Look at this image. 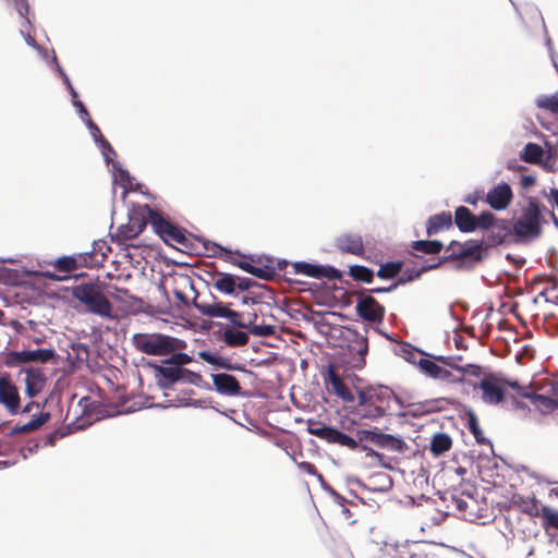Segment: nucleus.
I'll return each mask as SVG.
<instances>
[{"instance_id": "f257e3e1", "label": "nucleus", "mask_w": 558, "mask_h": 558, "mask_svg": "<svg viewBox=\"0 0 558 558\" xmlns=\"http://www.w3.org/2000/svg\"><path fill=\"white\" fill-rule=\"evenodd\" d=\"M545 207L536 197L527 196L512 218V234L522 242H530L541 236L547 223L543 210Z\"/></svg>"}, {"instance_id": "f03ea898", "label": "nucleus", "mask_w": 558, "mask_h": 558, "mask_svg": "<svg viewBox=\"0 0 558 558\" xmlns=\"http://www.w3.org/2000/svg\"><path fill=\"white\" fill-rule=\"evenodd\" d=\"M72 296L85 306V311L101 318H113V307L97 283H81L72 288Z\"/></svg>"}, {"instance_id": "7ed1b4c3", "label": "nucleus", "mask_w": 558, "mask_h": 558, "mask_svg": "<svg viewBox=\"0 0 558 558\" xmlns=\"http://www.w3.org/2000/svg\"><path fill=\"white\" fill-rule=\"evenodd\" d=\"M132 343L136 350L148 355H168L179 349L180 340L163 333H135Z\"/></svg>"}, {"instance_id": "20e7f679", "label": "nucleus", "mask_w": 558, "mask_h": 558, "mask_svg": "<svg viewBox=\"0 0 558 558\" xmlns=\"http://www.w3.org/2000/svg\"><path fill=\"white\" fill-rule=\"evenodd\" d=\"M150 211L153 208L148 205L133 208L129 214L128 222L121 225L111 235L112 241L126 245L129 241L137 238L147 223L150 225Z\"/></svg>"}, {"instance_id": "39448f33", "label": "nucleus", "mask_w": 558, "mask_h": 558, "mask_svg": "<svg viewBox=\"0 0 558 558\" xmlns=\"http://www.w3.org/2000/svg\"><path fill=\"white\" fill-rule=\"evenodd\" d=\"M150 226L165 243L172 246L178 244L189 247L190 240L186 238L185 231L173 225L156 209L150 211Z\"/></svg>"}, {"instance_id": "423d86ee", "label": "nucleus", "mask_w": 558, "mask_h": 558, "mask_svg": "<svg viewBox=\"0 0 558 558\" xmlns=\"http://www.w3.org/2000/svg\"><path fill=\"white\" fill-rule=\"evenodd\" d=\"M307 430L311 435L316 436L317 438L325 440L331 445H339L341 447H345L350 450H357L360 445L355 441L354 437H351L341 430L327 426L320 422H308Z\"/></svg>"}, {"instance_id": "0eeeda50", "label": "nucleus", "mask_w": 558, "mask_h": 558, "mask_svg": "<svg viewBox=\"0 0 558 558\" xmlns=\"http://www.w3.org/2000/svg\"><path fill=\"white\" fill-rule=\"evenodd\" d=\"M368 398L377 405V415H404L398 411L403 408L402 402L392 390L386 387L369 392Z\"/></svg>"}, {"instance_id": "6e6552de", "label": "nucleus", "mask_w": 558, "mask_h": 558, "mask_svg": "<svg viewBox=\"0 0 558 558\" xmlns=\"http://www.w3.org/2000/svg\"><path fill=\"white\" fill-rule=\"evenodd\" d=\"M54 354L52 349L10 351L4 356V364L8 367H16L29 362L46 363L52 360Z\"/></svg>"}, {"instance_id": "1a4fd4ad", "label": "nucleus", "mask_w": 558, "mask_h": 558, "mask_svg": "<svg viewBox=\"0 0 558 558\" xmlns=\"http://www.w3.org/2000/svg\"><path fill=\"white\" fill-rule=\"evenodd\" d=\"M359 295L355 311L365 322L381 323L385 317V307L372 295L356 292Z\"/></svg>"}, {"instance_id": "9d476101", "label": "nucleus", "mask_w": 558, "mask_h": 558, "mask_svg": "<svg viewBox=\"0 0 558 558\" xmlns=\"http://www.w3.org/2000/svg\"><path fill=\"white\" fill-rule=\"evenodd\" d=\"M482 390V399L487 404H498L506 397L505 383L495 374L485 375L478 384Z\"/></svg>"}, {"instance_id": "9b49d317", "label": "nucleus", "mask_w": 558, "mask_h": 558, "mask_svg": "<svg viewBox=\"0 0 558 558\" xmlns=\"http://www.w3.org/2000/svg\"><path fill=\"white\" fill-rule=\"evenodd\" d=\"M513 191L506 182H500L493 186L485 195V203L496 211L506 210L512 203Z\"/></svg>"}, {"instance_id": "f8f14e48", "label": "nucleus", "mask_w": 558, "mask_h": 558, "mask_svg": "<svg viewBox=\"0 0 558 558\" xmlns=\"http://www.w3.org/2000/svg\"><path fill=\"white\" fill-rule=\"evenodd\" d=\"M0 404L10 414H16L21 407V398L17 387L9 376H0Z\"/></svg>"}, {"instance_id": "ddd939ff", "label": "nucleus", "mask_w": 558, "mask_h": 558, "mask_svg": "<svg viewBox=\"0 0 558 558\" xmlns=\"http://www.w3.org/2000/svg\"><path fill=\"white\" fill-rule=\"evenodd\" d=\"M325 384L337 397H339L344 402L351 403L354 401V395L351 392L342 377L337 373L335 366L331 364L327 367Z\"/></svg>"}, {"instance_id": "4468645a", "label": "nucleus", "mask_w": 558, "mask_h": 558, "mask_svg": "<svg viewBox=\"0 0 558 558\" xmlns=\"http://www.w3.org/2000/svg\"><path fill=\"white\" fill-rule=\"evenodd\" d=\"M348 351L351 366L356 369H362L366 364L365 357L368 352L367 338L356 333L348 345Z\"/></svg>"}, {"instance_id": "2eb2a0df", "label": "nucleus", "mask_w": 558, "mask_h": 558, "mask_svg": "<svg viewBox=\"0 0 558 558\" xmlns=\"http://www.w3.org/2000/svg\"><path fill=\"white\" fill-rule=\"evenodd\" d=\"M418 365L425 374H427L429 377L434 379L446 381L448 384H456L462 381L461 376H457L451 371L438 365L434 361L421 359Z\"/></svg>"}, {"instance_id": "dca6fc26", "label": "nucleus", "mask_w": 558, "mask_h": 558, "mask_svg": "<svg viewBox=\"0 0 558 558\" xmlns=\"http://www.w3.org/2000/svg\"><path fill=\"white\" fill-rule=\"evenodd\" d=\"M284 266H286V268H288L284 270V276H287L288 280H290V281L294 280L290 276H295V275H304L306 277H311V278H315V279H319V278L327 276L326 269L324 267L318 266V265H313V264H310L306 262H295L292 264L284 263Z\"/></svg>"}, {"instance_id": "f3484780", "label": "nucleus", "mask_w": 558, "mask_h": 558, "mask_svg": "<svg viewBox=\"0 0 558 558\" xmlns=\"http://www.w3.org/2000/svg\"><path fill=\"white\" fill-rule=\"evenodd\" d=\"M92 254H77L73 256H62L52 263L56 270L60 272H71L80 267H87L92 264Z\"/></svg>"}, {"instance_id": "a211bd4d", "label": "nucleus", "mask_w": 558, "mask_h": 558, "mask_svg": "<svg viewBox=\"0 0 558 558\" xmlns=\"http://www.w3.org/2000/svg\"><path fill=\"white\" fill-rule=\"evenodd\" d=\"M336 247L342 252L356 256L364 254L363 239L357 233H344L336 239Z\"/></svg>"}, {"instance_id": "6ab92c4d", "label": "nucleus", "mask_w": 558, "mask_h": 558, "mask_svg": "<svg viewBox=\"0 0 558 558\" xmlns=\"http://www.w3.org/2000/svg\"><path fill=\"white\" fill-rule=\"evenodd\" d=\"M482 248L483 243L482 242H466L462 244L459 252H453L449 254L448 256L442 257L439 260V264H444L448 260H458V259H465V258H472L473 260L480 262L482 259Z\"/></svg>"}, {"instance_id": "aec40b11", "label": "nucleus", "mask_w": 558, "mask_h": 558, "mask_svg": "<svg viewBox=\"0 0 558 558\" xmlns=\"http://www.w3.org/2000/svg\"><path fill=\"white\" fill-rule=\"evenodd\" d=\"M213 384L215 389L226 396H238L241 393V385L239 380L227 373L213 375Z\"/></svg>"}, {"instance_id": "412c9836", "label": "nucleus", "mask_w": 558, "mask_h": 558, "mask_svg": "<svg viewBox=\"0 0 558 558\" xmlns=\"http://www.w3.org/2000/svg\"><path fill=\"white\" fill-rule=\"evenodd\" d=\"M512 233V227L509 226L506 219H496L493 228L486 234V241L489 245H499L504 243L507 238Z\"/></svg>"}, {"instance_id": "4be33fe9", "label": "nucleus", "mask_w": 558, "mask_h": 558, "mask_svg": "<svg viewBox=\"0 0 558 558\" xmlns=\"http://www.w3.org/2000/svg\"><path fill=\"white\" fill-rule=\"evenodd\" d=\"M510 502L514 508H518L520 511L530 517L536 518L541 513L538 500L535 496L524 497L520 494H514L512 495Z\"/></svg>"}, {"instance_id": "5701e85b", "label": "nucleus", "mask_w": 558, "mask_h": 558, "mask_svg": "<svg viewBox=\"0 0 558 558\" xmlns=\"http://www.w3.org/2000/svg\"><path fill=\"white\" fill-rule=\"evenodd\" d=\"M46 385V376L40 369L29 368L26 371L25 386L28 397H36Z\"/></svg>"}, {"instance_id": "b1692460", "label": "nucleus", "mask_w": 558, "mask_h": 558, "mask_svg": "<svg viewBox=\"0 0 558 558\" xmlns=\"http://www.w3.org/2000/svg\"><path fill=\"white\" fill-rule=\"evenodd\" d=\"M452 226V215L449 211H442L430 216L426 225V233L428 236L435 235Z\"/></svg>"}, {"instance_id": "393cba45", "label": "nucleus", "mask_w": 558, "mask_h": 558, "mask_svg": "<svg viewBox=\"0 0 558 558\" xmlns=\"http://www.w3.org/2000/svg\"><path fill=\"white\" fill-rule=\"evenodd\" d=\"M196 310L204 316L208 317H222L227 318L230 307L229 304H225L222 302H201L194 303Z\"/></svg>"}, {"instance_id": "a878e982", "label": "nucleus", "mask_w": 558, "mask_h": 558, "mask_svg": "<svg viewBox=\"0 0 558 558\" xmlns=\"http://www.w3.org/2000/svg\"><path fill=\"white\" fill-rule=\"evenodd\" d=\"M454 223L462 232L475 231V215L465 207L459 206L454 213Z\"/></svg>"}, {"instance_id": "bb28decb", "label": "nucleus", "mask_w": 558, "mask_h": 558, "mask_svg": "<svg viewBox=\"0 0 558 558\" xmlns=\"http://www.w3.org/2000/svg\"><path fill=\"white\" fill-rule=\"evenodd\" d=\"M50 418V413L48 412H40L37 416H34L29 422L25 424H16L12 430L11 435H20V434H28L32 433L39 427H41L45 423L48 422Z\"/></svg>"}, {"instance_id": "cd10ccee", "label": "nucleus", "mask_w": 558, "mask_h": 558, "mask_svg": "<svg viewBox=\"0 0 558 558\" xmlns=\"http://www.w3.org/2000/svg\"><path fill=\"white\" fill-rule=\"evenodd\" d=\"M214 288L225 294H232L236 289L235 276L226 272H216L213 276Z\"/></svg>"}, {"instance_id": "c85d7f7f", "label": "nucleus", "mask_w": 558, "mask_h": 558, "mask_svg": "<svg viewBox=\"0 0 558 558\" xmlns=\"http://www.w3.org/2000/svg\"><path fill=\"white\" fill-rule=\"evenodd\" d=\"M452 447V439L448 434L436 433L430 440L429 450L438 457L449 451Z\"/></svg>"}, {"instance_id": "c756f323", "label": "nucleus", "mask_w": 558, "mask_h": 558, "mask_svg": "<svg viewBox=\"0 0 558 558\" xmlns=\"http://www.w3.org/2000/svg\"><path fill=\"white\" fill-rule=\"evenodd\" d=\"M466 427L470 433L474 436L475 440L480 445H488L489 440L484 436L482 428L480 427L478 418L473 411L466 413Z\"/></svg>"}, {"instance_id": "7c9ffc66", "label": "nucleus", "mask_w": 558, "mask_h": 558, "mask_svg": "<svg viewBox=\"0 0 558 558\" xmlns=\"http://www.w3.org/2000/svg\"><path fill=\"white\" fill-rule=\"evenodd\" d=\"M542 520L543 529L548 533L550 529L558 531V510L548 506L541 507L538 515Z\"/></svg>"}, {"instance_id": "2f4dec72", "label": "nucleus", "mask_w": 558, "mask_h": 558, "mask_svg": "<svg viewBox=\"0 0 558 558\" xmlns=\"http://www.w3.org/2000/svg\"><path fill=\"white\" fill-rule=\"evenodd\" d=\"M378 447L387 448L396 452H403L407 449V444L403 439L395 437L393 435L380 433Z\"/></svg>"}, {"instance_id": "473e14b6", "label": "nucleus", "mask_w": 558, "mask_h": 558, "mask_svg": "<svg viewBox=\"0 0 558 558\" xmlns=\"http://www.w3.org/2000/svg\"><path fill=\"white\" fill-rule=\"evenodd\" d=\"M223 341L230 347H243L248 342V335L242 330L227 328L222 333Z\"/></svg>"}, {"instance_id": "72a5a7b5", "label": "nucleus", "mask_w": 558, "mask_h": 558, "mask_svg": "<svg viewBox=\"0 0 558 558\" xmlns=\"http://www.w3.org/2000/svg\"><path fill=\"white\" fill-rule=\"evenodd\" d=\"M414 251L422 252L424 254L434 255L441 252L444 245L438 240H418L411 244Z\"/></svg>"}, {"instance_id": "f704fd0d", "label": "nucleus", "mask_w": 558, "mask_h": 558, "mask_svg": "<svg viewBox=\"0 0 558 558\" xmlns=\"http://www.w3.org/2000/svg\"><path fill=\"white\" fill-rule=\"evenodd\" d=\"M348 274L353 280L359 282L372 283L374 280V271L366 266H350Z\"/></svg>"}, {"instance_id": "c9c22d12", "label": "nucleus", "mask_w": 558, "mask_h": 558, "mask_svg": "<svg viewBox=\"0 0 558 558\" xmlns=\"http://www.w3.org/2000/svg\"><path fill=\"white\" fill-rule=\"evenodd\" d=\"M87 126L90 130L92 135L95 137L97 142H100V146L104 149V155L107 161H109L110 157L109 154L116 155L113 148L111 147L110 143L102 136L99 128L97 124L88 119Z\"/></svg>"}, {"instance_id": "e433bc0d", "label": "nucleus", "mask_w": 558, "mask_h": 558, "mask_svg": "<svg viewBox=\"0 0 558 558\" xmlns=\"http://www.w3.org/2000/svg\"><path fill=\"white\" fill-rule=\"evenodd\" d=\"M402 267V262H388L380 265L376 275L380 279H393L401 272Z\"/></svg>"}, {"instance_id": "4c0bfd02", "label": "nucleus", "mask_w": 558, "mask_h": 558, "mask_svg": "<svg viewBox=\"0 0 558 558\" xmlns=\"http://www.w3.org/2000/svg\"><path fill=\"white\" fill-rule=\"evenodd\" d=\"M543 148L535 143H527L521 156L522 160L529 163H539L543 157Z\"/></svg>"}, {"instance_id": "58836bf2", "label": "nucleus", "mask_w": 558, "mask_h": 558, "mask_svg": "<svg viewBox=\"0 0 558 558\" xmlns=\"http://www.w3.org/2000/svg\"><path fill=\"white\" fill-rule=\"evenodd\" d=\"M438 266H440L439 262L437 264H432V265H424L422 266L421 268L418 269H407L404 271V274L398 278V280L396 281V283H398V286L400 284H404L407 282H410V281H413L417 278H420V276L422 274H424L425 271H428V270H432V269H435L437 268Z\"/></svg>"}, {"instance_id": "ea45409f", "label": "nucleus", "mask_w": 558, "mask_h": 558, "mask_svg": "<svg viewBox=\"0 0 558 558\" xmlns=\"http://www.w3.org/2000/svg\"><path fill=\"white\" fill-rule=\"evenodd\" d=\"M256 317V315H254V319L251 316L245 317L243 313L235 312L230 308L227 319L235 327L247 329L254 323Z\"/></svg>"}, {"instance_id": "a19ab883", "label": "nucleus", "mask_w": 558, "mask_h": 558, "mask_svg": "<svg viewBox=\"0 0 558 558\" xmlns=\"http://www.w3.org/2000/svg\"><path fill=\"white\" fill-rule=\"evenodd\" d=\"M536 106L541 109L558 114V92L554 95H542L536 101Z\"/></svg>"}, {"instance_id": "79ce46f5", "label": "nucleus", "mask_w": 558, "mask_h": 558, "mask_svg": "<svg viewBox=\"0 0 558 558\" xmlns=\"http://www.w3.org/2000/svg\"><path fill=\"white\" fill-rule=\"evenodd\" d=\"M496 215L492 211L484 210L478 216H475V230L480 229L483 231H489L493 228L494 223H496Z\"/></svg>"}, {"instance_id": "37998d69", "label": "nucleus", "mask_w": 558, "mask_h": 558, "mask_svg": "<svg viewBox=\"0 0 558 558\" xmlns=\"http://www.w3.org/2000/svg\"><path fill=\"white\" fill-rule=\"evenodd\" d=\"M158 373L162 376V378L167 381L163 387H168L180 380L181 367L178 366H159L157 368Z\"/></svg>"}, {"instance_id": "c03bdc74", "label": "nucleus", "mask_w": 558, "mask_h": 558, "mask_svg": "<svg viewBox=\"0 0 558 558\" xmlns=\"http://www.w3.org/2000/svg\"><path fill=\"white\" fill-rule=\"evenodd\" d=\"M439 360L441 362H444L445 364L449 365L450 367L454 368L458 372L457 376H461L462 379L464 378V375H466V374H469L471 376H475V377H478L482 374V368L478 365L468 364L465 366H458V365H453L452 363H450L448 361V359H446V357H439Z\"/></svg>"}, {"instance_id": "a18cd8bd", "label": "nucleus", "mask_w": 558, "mask_h": 558, "mask_svg": "<svg viewBox=\"0 0 558 558\" xmlns=\"http://www.w3.org/2000/svg\"><path fill=\"white\" fill-rule=\"evenodd\" d=\"M531 402L542 409V410H553L555 408H558V397L556 399H551L546 396L536 395L531 392L530 398Z\"/></svg>"}, {"instance_id": "49530a36", "label": "nucleus", "mask_w": 558, "mask_h": 558, "mask_svg": "<svg viewBox=\"0 0 558 558\" xmlns=\"http://www.w3.org/2000/svg\"><path fill=\"white\" fill-rule=\"evenodd\" d=\"M377 405L362 393L360 402V415L365 418H378L383 415H377Z\"/></svg>"}, {"instance_id": "de8ad7c7", "label": "nucleus", "mask_w": 558, "mask_h": 558, "mask_svg": "<svg viewBox=\"0 0 558 558\" xmlns=\"http://www.w3.org/2000/svg\"><path fill=\"white\" fill-rule=\"evenodd\" d=\"M438 402L439 400H426L417 404H412V407H415V409L413 411H410L409 413L412 414L413 416H417L439 411L440 408L437 405Z\"/></svg>"}, {"instance_id": "09e8293b", "label": "nucleus", "mask_w": 558, "mask_h": 558, "mask_svg": "<svg viewBox=\"0 0 558 558\" xmlns=\"http://www.w3.org/2000/svg\"><path fill=\"white\" fill-rule=\"evenodd\" d=\"M199 356L202 360H204L208 364H211V365H215V366H218L221 368H227V369L232 368L228 359H226L219 354L211 353L209 351H203L199 353Z\"/></svg>"}, {"instance_id": "8fccbe9b", "label": "nucleus", "mask_w": 558, "mask_h": 558, "mask_svg": "<svg viewBox=\"0 0 558 558\" xmlns=\"http://www.w3.org/2000/svg\"><path fill=\"white\" fill-rule=\"evenodd\" d=\"M248 274L259 279L271 280L276 276V268L271 264L254 266L253 269H248Z\"/></svg>"}, {"instance_id": "3c124183", "label": "nucleus", "mask_w": 558, "mask_h": 558, "mask_svg": "<svg viewBox=\"0 0 558 558\" xmlns=\"http://www.w3.org/2000/svg\"><path fill=\"white\" fill-rule=\"evenodd\" d=\"M380 433L369 429H359L355 433V441H357V445H363V442H372L376 446H378Z\"/></svg>"}, {"instance_id": "603ef678", "label": "nucleus", "mask_w": 558, "mask_h": 558, "mask_svg": "<svg viewBox=\"0 0 558 558\" xmlns=\"http://www.w3.org/2000/svg\"><path fill=\"white\" fill-rule=\"evenodd\" d=\"M247 329L256 337H270L276 333V327L272 325H254L253 323Z\"/></svg>"}, {"instance_id": "864d4df0", "label": "nucleus", "mask_w": 558, "mask_h": 558, "mask_svg": "<svg viewBox=\"0 0 558 558\" xmlns=\"http://www.w3.org/2000/svg\"><path fill=\"white\" fill-rule=\"evenodd\" d=\"M375 480L381 481V485L380 486L374 485L373 487H371L373 490L385 492L392 487V480L387 473L380 472V473L374 474L369 478L371 482H373Z\"/></svg>"}, {"instance_id": "5fc2aeb1", "label": "nucleus", "mask_w": 558, "mask_h": 558, "mask_svg": "<svg viewBox=\"0 0 558 558\" xmlns=\"http://www.w3.org/2000/svg\"><path fill=\"white\" fill-rule=\"evenodd\" d=\"M171 354H172L171 357L167 362L171 363L178 367H180L181 365L189 364L192 361V357L186 353H182V352L175 353V351H174Z\"/></svg>"}, {"instance_id": "6e6d98bb", "label": "nucleus", "mask_w": 558, "mask_h": 558, "mask_svg": "<svg viewBox=\"0 0 558 558\" xmlns=\"http://www.w3.org/2000/svg\"><path fill=\"white\" fill-rule=\"evenodd\" d=\"M502 383H505V388L510 387L513 390H515L521 397L526 399L530 398L531 392L529 391V387L520 386V384L517 380H509L502 378Z\"/></svg>"}, {"instance_id": "4d7b16f0", "label": "nucleus", "mask_w": 558, "mask_h": 558, "mask_svg": "<svg viewBox=\"0 0 558 558\" xmlns=\"http://www.w3.org/2000/svg\"><path fill=\"white\" fill-rule=\"evenodd\" d=\"M181 372L180 373V380L179 381H184V383H190V384H197L199 380H201V375L197 374V373H194L192 371H189L186 368H182L181 367Z\"/></svg>"}, {"instance_id": "13d9d810", "label": "nucleus", "mask_w": 558, "mask_h": 558, "mask_svg": "<svg viewBox=\"0 0 558 558\" xmlns=\"http://www.w3.org/2000/svg\"><path fill=\"white\" fill-rule=\"evenodd\" d=\"M235 284L236 289L241 291H246L250 290L253 286H256V282L251 278L235 276Z\"/></svg>"}, {"instance_id": "bf43d9fd", "label": "nucleus", "mask_w": 558, "mask_h": 558, "mask_svg": "<svg viewBox=\"0 0 558 558\" xmlns=\"http://www.w3.org/2000/svg\"><path fill=\"white\" fill-rule=\"evenodd\" d=\"M66 435V433L56 429L47 435L45 438V446H54L58 440L63 438Z\"/></svg>"}, {"instance_id": "052dcab7", "label": "nucleus", "mask_w": 558, "mask_h": 558, "mask_svg": "<svg viewBox=\"0 0 558 558\" xmlns=\"http://www.w3.org/2000/svg\"><path fill=\"white\" fill-rule=\"evenodd\" d=\"M298 466H299V469L302 472H304V473H306L308 475H318V476H320L318 474L317 468L313 463H311V462L303 461V462L298 463Z\"/></svg>"}, {"instance_id": "680f3d73", "label": "nucleus", "mask_w": 558, "mask_h": 558, "mask_svg": "<svg viewBox=\"0 0 558 558\" xmlns=\"http://www.w3.org/2000/svg\"><path fill=\"white\" fill-rule=\"evenodd\" d=\"M16 8H17L20 15L25 19L24 25L29 26V21H28V19L25 17V15L28 12L27 0H16Z\"/></svg>"}, {"instance_id": "e2e57ef3", "label": "nucleus", "mask_w": 558, "mask_h": 558, "mask_svg": "<svg viewBox=\"0 0 558 558\" xmlns=\"http://www.w3.org/2000/svg\"><path fill=\"white\" fill-rule=\"evenodd\" d=\"M520 183L522 189L526 190L536 183V178L532 174H522Z\"/></svg>"}, {"instance_id": "0e129e2a", "label": "nucleus", "mask_w": 558, "mask_h": 558, "mask_svg": "<svg viewBox=\"0 0 558 558\" xmlns=\"http://www.w3.org/2000/svg\"><path fill=\"white\" fill-rule=\"evenodd\" d=\"M398 287V283L393 282L392 284H390L389 287H378V288H372L368 290V292L371 294H379V293H386V292H391L393 291L395 289H397Z\"/></svg>"}, {"instance_id": "69168bd1", "label": "nucleus", "mask_w": 558, "mask_h": 558, "mask_svg": "<svg viewBox=\"0 0 558 558\" xmlns=\"http://www.w3.org/2000/svg\"><path fill=\"white\" fill-rule=\"evenodd\" d=\"M357 450L365 451L367 457L376 458L379 461L384 458V456L372 448L367 447L366 445H360V448Z\"/></svg>"}, {"instance_id": "338daca9", "label": "nucleus", "mask_w": 558, "mask_h": 558, "mask_svg": "<svg viewBox=\"0 0 558 558\" xmlns=\"http://www.w3.org/2000/svg\"><path fill=\"white\" fill-rule=\"evenodd\" d=\"M73 105L78 109L80 113H82L84 116L83 119L89 118V113L86 110V108L84 107L82 101L74 99Z\"/></svg>"}, {"instance_id": "774afa93", "label": "nucleus", "mask_w": 558, "mask_h": 558, "mask_svg": "<svg viewBox=\"0 0 558 558\" xmlns=\"http://www.w3.org/2000/svg\"><path fill=\"white\" fill-rule=\"evenodd\" d=\"M232 264L233 265H236L239 268H241L242 270L248 272V269H253L254 265L247 263V262H243V260H232Z\"/></svg>"}]
</instances>
